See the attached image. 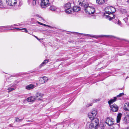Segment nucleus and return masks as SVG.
I'll return each instance as SVG.
<instances>
[{"label":"nucleus","instance_id":"obj_28","mask_svg":"<svg viewBox=\"0 0 129 129\" xmlns=\"http://www.w3.org/2000/svg\"><path fill=\"white\" fill-rule=\"evenodd\" d=\"M49 62V60H48L45 59L44 60L43 62L42 63L43 64L45 65L46 63H47Z\"/></svg>","mask_w":129,"mask_h":129},{"label":"nucleus","instance_id":"obj_16","mask_svg":"<svg viewBox=\"0 0 129 129\" xmlns=\"http://www.w3.org/2000/svg\"><path fill=\"white\" fill-rule=\"evenodd\" d=\"M116 98L114 97L113 99H111L108 101V103L110 105L116 100Z\"/></svg>","mask_w":129,"mask_h":129},{"label":"nucleus","instance_id":"obj_20","mask_svg":"<svg viewBox=\"0 0 129 129\" xmlns=\"http://www.w3.org/2000/svg\"><path fill=\"white\" fill-rule=\"evenodd\" d=\"M97 4L99 5H102L105 2V0H96Z\"/></svg>","mask_w":129,"mask_h":129},{"label":"nucleus","instance_id":"obj_37","mask_svg":"<svg viewBox=\"0 0 129 129\" xmlns=\"http://www.w3.org/2000/svg\"><path fill=\"white\" fill-rule=\"evenodd\" d=\"M20 29V28H11L10 30H17V29Z\"/></svg>","mask_w":129,"mask_h":129},{"label":"nucleus","instance_id":"obj_24","mask_svg":"<svg viewBox=\"0 0 129 129\" xmlns=\"http://www.w3.org/2000/svg\"><path fill=\"white\" fill-rule=\"evenodd\" d=\"M56 9V7L53 6H51L50 8V9L52 11H55Z\"/></svg>","mask_w":129,"mask_h":129},{"label":"nucleus","instance_id":"obj_8","mask_svg":"<svg viewBox=\"0 0 129 129\" xmlns=\"http://www.w3.org/2000/svg\"><path fill=\"white\" fill-rule=\"evenodd\" d=\"M92 120L91 121V123L95 125V126H97L98 127L99 126V120L98 118H95L94 119H91Z\"/></svg>","mask_w":129,"mask_h":129},{"label":"nucleus","instance_id":"obj_44","mask_svg":"<svg viewBox=\"0 0 129 129\" xmlns=\"http://www.w3.org/2000/svg\"><path fill=\"white\" fill-rule=\"evenodd\" d=\"M34 36L38 40L39 39L37 37H36V36H35V35H34Z\"/></svg>","mask_w":129,"mask_h":129},{"label":"nucleus","instance_id":"obj_18","mask_svg":"<svg viewBox=\"0 0 129 129\" xmlns=\"http://www.w3.org/2000/svg\"><path fill=\"white\" fill-rule=\"evenodd\" d=\"M117 22H115V23L117 24L118 25L120 26L121 27H123V24L122 23L121 21L118 19L116 20Z\"/></svg>","mask_w":129,"mask_h":129},{"label":"nucleus","instance_id":"obj_1","mask_svg":"<svg viewBox=\"0 0 129 129\" xmlns=\"http://www.w3.org/2000/svg\"><path fill=\"white\" fill-rule=\"evenodd\" d=\"M116 10L114 7L111 6L107 7L105 9V12L104 14V16L109 20L114 19L115 16L112 13H114Z\"/></svg>","mask_w":129,"mask_h":129},{"label":"nucleus","instance_id":"obj_45","mask_svg":"<svg viewBox=\"0 0 129 129\" xmlns=\"http://www.w3.org/2000/svg\"><path fill=\"white\" fill-rule=\"evenodd\" d=\"M3 28V26H0V29H2Z\"/></svg>","mask_w":129,"mask_h":129},{"label":"nucleus","instance_id":"obj_50","mask_svg":"<svg viewBox=\"0 0 129 129\" xmlns=\"http://www.w3.org/2000/svg\"><path fill=\"white\" fill-rule=\"evenodd\" d=\"M17 25H16V24H14V26H16Z\"/></svg>","mask_w":129,"mask_h":129},{"label":"nucleus","instance_id":"obj_7","mask_svg":"<svg viewBox=\"0 0 129 129\" xmlns=\"http://www.w3.org/2000/svg\"><path fill=\"white\" fill-rule=\"evenodd\" d=\"M111 110L113 112H116L118 111L119 109V107L115 104H114L110 106Z\"/></svg>","mask_w":129,"mask_h":129},{"label":"nucleus","instance_id":"obj_17","mask_svg":"<svg viewBox=\"0 0 129 129\" xmlns=\"http://www.w3.org/2000/svg\"><path fill=\"white\" fill-rule=\"evenodd\" d=\"M91 123L89 124V129H96L98 127L97 126Z\"/></svg>","mask_w":129,"mask_h":129},{"label":"nucleus","instance_id":"obj_5","mask_svg":"<svg viewBox=\"0 0 129 129\" xmlns=\"http://www.w3.org/2000/svg\"><path fill=\"white\" fill-rule=\"evenodd\" d=\"M105 123L109 126H111L114 123L113 119L110 117H107L105 121Z\"/></svg>","mask_w":129,"mask_h":129},{"label":"nucleus","instance_id":"obj_54","mask_svg":"<svg viewBox=\"0 0 129 129\" xmlns=\"http://www.w3.org/2000/svg\"><path fill=\"white\" fill-rule=\"evenodd\" d=\"M41 17V16H39V17Z\"/></svg>","mask_w":129,"mask_h":129},{"label":"nucleus","instance_id":"obj_14","mask_svg":"<svg viewBox=\"0 0 129 129\" xmlns=\"http://www.w3.org/2000/svg\"><path fill=\"white\" fill-rule=\"evenodd\" d=\"M43 96V94L40 93H36V99H39L41 98Z\"/></svg>","mask_w":129,"mask_h":129},{"label":"nucleus","instance_id":"obj_11","mask_svg":"<svg viewBox=\"0 0 129 129\" xmlns=\"http://www.w3.org/2000/svg\"><path fill=\"white\" fill-rule=\"evenodd\" d=\"M122 114L121 113H119L118 114L117 117V123H119L121 119Z\"/></svg>","mask_w":129,"mask_h":129},{"label":"nucleus","instance_id":"obj_34","mask_svg":"<svg viewBox=\"0 0 129 129\" xmlns=\"http://www.w3.org/2000/svg\"><path fill=\"white\" fill-rule=\"evenodd\" d=\"M37 1V0H33V5H36V1Z\"/></svg>","mask_w":129,"mask_h":129},{"label":"nucleus","instance_id":"obj_48","mask_svg":"<svg viewBox=\"0 0 129 129\" xmlns=\"http://www.w3.org/2000/svg\"><path fill=\"white\" fill-rule=\"evenodd\" d=\"M6 30H5V29H4V30H3V31H5Z\"/></svg>","mask_w":129,"mask_h":129},{"label":"nucleus","instance_id":"obj_12","mask_svg":"<svg viewBox=\"0 0 129 129\" xmlns=\"http://www.w3.org/2000/svg\"><path fill=\"white\" fill-rule=\"evenodd\" d=\"M72 33H77V35H78V34H80V35H84V36H90V37H92L95 38V35H88V34H82V33H79L75 32H73Z\"/></svg>","mask_w":129,"mask_h":129},{"label":"nucleus","instance_id":"obj_47","mask_svg":"<svg viewBox=\"0 0 129 129\" xmlns=\"http://www.w3.org/2000/svg\"><path fill=\"white\" fill-rule=\"evenodd\" d=\"M127 2L129 4V0H128L127 1Z\"/></svg>","mask_w":129,"mask_h":129},{"label":"nucleus","instance_id":"obj_21","mask_svg":"<svg viewBox=\"0 0 129 129\" xmlns=\"http://www.w3.org/2000/svg\"><path fill=\"white\" fill-rule=\"evenodd\" d=\"M65 9H69L71 8V4L70 3H68L65 4L64 6Z\"/></svg>","mask_w":129,"mask_h":129},{"label":"nucleus","instance_id":"obj_27","mask_svg":"<svg viewBox=\"0 0 129 129\" xmlns=\"http://www.w3.org/2000/svg\"><path fill=\"white\" fill-rule=\"evenodd\" d=\"M42 77L43 78V79H44V81L45 83L47 82V81L48 80V79L47 77L44 76Z\"/></svg>","mask_w":129,"mask_h":129},{"label":"nucleus","instance_id":"obj_49","mask_svg":"<svg viewBox=\"0 0 129 129\" xmlns=\"http://www.w3.org/2000/svg\"><path fill=\"white\" fill-rule=\"evenodd\" d=\"M126 129H129V126Z\"/></svg>","mask_w":129,"mask_h":129},{"label":"nucleus","instance_id":"obj_25","mask_svg":"<svg viewBox=\"0 0 129 129\" xmlns=\"http://www.w3.org/2000/svg\"><path fill=\"white\" fill-rule=\"evenodd\" d=\"M44 79H43L42 77H41L40 78V79L39 81V82L41 84H42L45 83Z\"/></svg>","mask_w":129,"mask_h":129},{"label":"nucleus","instance_id":"obj_2","mask_svg":"<svg viewBox=\"0 0 129 129\" xmlns=\"http://www.w3.org/2000/svg\"><path fill=\"white\" fill-rule=\"evenodd\" d=\"M85 12L88 14H93L94 13L95 9L92 6H89L87 3H86L84 6Z\"/></svg>","mask_w":129,"mask_h":129},{"label":"nucleus","instance_id":"obj_39","mask_svg":"<svg viewBox=\"0 0 129 129\" xmlns=\"http://www.w3.org/2000/svg\"><path fill=\"white\" fill-rule=\"evenodd\" d=\"M98 101H99V100H98V99H96V100L94 99L93 101V103L95 102Z\"/></svg>","mask_w":129,"mask_h":129},{"label":"nucleus","instance_id":"obj_43","mask_svg":"<svg viewBox=\"0 0 129 129\" xmlns=\"http://www.w3.org/2000/svg\"><path fill=\"white\" fill-rule=\"evenodd\" d=\"M45 26H48L50 27H51V26H49V25H45Z\"/></svg>","mask_w":129,"mask_h":129},{"label":"nucleus","instance_id":"obj_31","mask_svg":"<svg viewBox=\"0 0 129 129\" xmlns=\"http://www.w3.org/2000/svg\"><path fill=\"white\" fill-rule=\"evenodd\" d=\"M3 26V28H5L6 27H8L9 28L10 27H13V25H11L10 26Z\"/></svg>","mask_w":129,"mask_h":129},{"label":"nucleus","instance_id":"obj_13","mask_svg":"<svg viewBox=\"0 0 129 129\" xmlns=\"http://www.w3.org/2000/svg\"><path fill=\"white\" fill-rule=\"evenodd\" d=\"M123 109L125 111H129V103L125 104L124 106Z\"/></svg>","mask_w":129,"mask_h":129},{"label":"nucleus","instance_id":"obj_3","mask_svg":"<svg viewBox=\"0 0 129 129\" xmlns=\"http://www.w3.org/2000/svg\"><path fill=\"white\" fill-rule=\"evenodd\" d=\"M97 113L96 111L94 110L91 111L89 113L88 116L90 119H93L95 118V117Z\"/></svg>","mask_w":129,"mask_h":129},{"label":"nucleus","instance_id":"obj_4","mask_svg":"<svg viewBox=\"0 0 129 129\" xmlns=\"http://www.w3.org/2000/svg\"><path fill=\"white\" fill-rule=\"evenodd\" d=\"M49 3L48 0H42L41 3V6L42 8H45L49 6Z\"/></svg>","mask_w":129,"mask_h":129},{"label":"nucleus","instance_id":"obj_51","mask_svg":"<svg viewBox=\"0 0 129 129\" xmlns=\"http://www.w3.org/2000/svg\"><path fill=\"white\" fill-rule=\"evenodd\" d=\"M128 78V76H127V77H126V79H127V78Z\"/></svg>","mask_w":129,"mask_h":129},{"label":"nucleus","instance_id":"obj_32","mask_svg":"<svg viewBox=\"0 0 129 129\" xmlns=\"http://www.w3.org/2000/svg\"><path fill=\"white\" fill-rule=\"evenodd\" d=\"M20 29L19 30H23V31H22L25 32H26V33H27V32H28L27 30L26 29V28H22L21 29Z\"/></svg>","mask_w":129,"mask_h":129},{"label":"nucleus","instance_id":"obj_36","mask_svg":"<svg viewBox=\"0 0 129 129\" xmlns=\"http://www.w3.org/2000/svg\"><path fill=\"white\" fill-rule=\"evenodd\" d=\"M111 36H107V35H101V37H110Z\"/></svg>","mask_w":129,"mask_h":129},{"label":"nucleus","instance_id":"obj_22","mask_svg":"<svg viewBox=\"0 0 129 129\" xmlns=\"http://www.w3.org/2000/svg\"><path fill=\"white\" fill-rule=\"evenodd\" d=\"M72 11V9L71 8L69 9H65V12L68 14H70L71 13Z\"/></svg>","mask_w":129,"mask_h":129},{"label":"nucleus","instance_id":"obj_26","mask_svg":"<svg viewBox=\"0 0 129 129\" xmlns=\"http://www.w3.org/2000/svg\"><path fill=\"white\" fill-rule=\"evenodd\" d=\"M15 89L13 88L9 87L8 89V92H11V91L14 90Z\"/></svg>","mask_w":129,"mask_h":129},{"label":"nucleus","instance_id":"obj_9","mask_svg":"<svg viewBox=\"0 0 129 129\" xmlns=\"http://www.w3.org/2000/svg\"><path fill=\"white\" fill-rule=\"evenodd\" d=\"M36 100L35 96H31L28 98L27 99V100L28 102H32L35 101Z\"/></svg>","mask_w":129,"mask_h":129},{"label":"nucleus","instance_id":"obj_53","mask_svg":"<svg viewBox=\"0 0 129 129\" xmlns=\"http://www.w3.org/2000/svg\"><path fill=\"white\" fill-rule=\"evenodd\" d=\"M16 26H19V25H16Z\"/></svg>","mask_w":129,"mask_h":129},{"label":"nucleus","instance_id":"obj_30","mask_svg":"<svg viewBox=\"0 0 129 129\" xmlns=\"http://www.w3.org/2000/svg\"><path fill=\"white\" fill-rule=\"evenodd\" d=\"M23 119V118L22 119H19L18 118L16 117L15 121L16 122H19V121H21Z\"/></svg>","mask_w":129,"mask_h":129},{"label":"nucleus","instance_id":"obj_19","mask_svg":"<svg viewBox=\"0 0 129 129\" xmlns=\"http://www.w3.org/2000/svg\"><path fill=\"white\" fill-rule=\"evenodd\" d=\"M81 8L77 6H76L74 7L73 10L75 12H78L80 11Z\"/></svg>","mask_w":129,"mask_h":129},{"label":"nucleus","instance_id":"obj_46","mask_svg":"<svg viewBox=\"0 0 129 129\" xmlns=\"http://www.w3.org/2000/svg\"><path fill=\"white\" fill-rule=\"evenodd\" d=\"M22 5V3H21L20 2L19 5Z\"/></svg>","mask_w":129,"mask_h":129},{"label":"nucleus","instance_id":"obj_41","mask_svg":"<svg viewBox=\"0 0 129 129\" xmlns=\"http://www.w3.org/2000/svg\"><path fill=\"white\" fill-rule=\"evenodd\" d=\"M92 104H89V105H88L87 106V107H88L90 106H92Z\"/></svg>","mask_w":129,"mask_h":129},{"label":"nucleus","instance_id":"obj_52","mask_svg":"<svg viewBox=\"0 0 129 129\" xmlns=\"http://www.w3.org/2000/svg\"><path fill=\"white\" fill-rule=\"evenodd\" d=\"M65 121H64V120L63 121H64V122H65Z\"/></svg>","mask_w":129,"mask_h":129},{"label":"nucleus","instance_id":"obj_40","mask_svg":"<svg viewBox=\"0 0 129 129\" xmlns=\"http://www.w3.org/2000/svg\"><path fill=\"white\" fill-rule=\"evenodd\" d=\"M44 66V65L43 64H42V63H41L40 65V67L41 68L42 67H43V66Z\"/></svg>","mask_w":129,"mask_h":129},{"label":"nucleus","instance_id":"obj_42","mask_svg":"<svg viewBox=\"0 0 129 129\" xmlns=\"http://www.w3.org/2000/svg\"><path fill=\"white\" fill-rule=\"evenodd\" d=\"M45 26H48L50 27H51V26H49V25H45Z\"/></svg>","mask_w":129,"mask_h":129},{"label":"nucleus","instance_id":"obj_33","mask_svg":"<svg viewBox=\"0 0 129 129\" xmlns=\"http://www.w3.org/2000/svg\"><path fill=\"white\" fill-rule=\"evenodd\" d=\"M124 95V93H120L119 95H118L117 96V97H120L122 95Z\"/></svg>","mask_w":129,"mask_h":129},{"label":"nucleus","instance_id":"obj_38","mask_svg":"<svg viewBox=\"0 0 129 129\" xmlns=\"http://www.w3.org/2000/svg\"><path fill=\"white\" fill-rule=\"evenodd\" d=\"M122 13H125V12H126V10H124V9L122 10H121V12H122Z\"/></svg>","mask_w":129,"mask_h":129},{"label":"nucleus","instance_id":"obj_35","mask_svg":"<svg viewBox=\"0 0 129 129\" xmlns=\"http://www.w3.org/2000/svg\"><path fill=\"white\" fill-rule=\"evenodd\" d=\"M37 22L38 24H40L41 25H44V26L46 25V24H43V23H42L40 22H39L38 21Z\"/></svg>","mask_w":129,"mask_h":129},{"label":"nucleus","instance_id":"obj_29","mask_svg":"<svg viewBox=\"0 0 129 129\" xmlns=\"http://www.w3.org/2000/svg\"><path fill=\"white\" fill-rule=\"evenodd\" d=\"M4 4L3 3V2L1 0H0V8L4 7Z\"/></svg>","mask_w":129,"mask_h":129},{"label":"nucleus","instance_id":"obj_15","mask_svg":"<svg viewBox=\"0 0 129 129\" xmlns=\"http://www.w3.org/2000/svg\"><path fill=\"white\" fill-rule=\"evenodd\" d=\"M34 88V85L30 84L26 86L25 87V89L28 90H29L33 89Z\"/></svg>","mask_w":129,"mask_h":129},{"label":"nucleus","instance_id":"obj_6","mask_svg":"<svg viewBox=\"0 0 129 129\" xmlns=\"http://www.w3.org/2000/svg\"><path fill=\"white\" fill-rule=\"evenodd\" d=\"M7 5L11 6L15 5L17 3L16 0H6Z\"/></svg>","mask_w":129,"mask_h":129},{"label":"nucleus","instance_id":"obj_10","mask_svg":"<svg viewBox=\"0 0 129 129\" xmlns=\"http://www.w3.org/2000/svg\"><path fill=\"white\" fill-rule=\"evenodd\" d=\"M123 122L125 124L129 123V115H126L125 116Z\"/></svg>","mask_w":129,"mask_h":129},{"label":"nucleus","instance_id":"obj_23","mask_svg":"<svg viewBox=\"0 0 129 129\" xmlns=\"http://www.w3.org/2000/svg\"><path fill=\"white\" fill-rule=\"evenodd\" d=\"M123 20L126 23L129 22V15H127L126 17L124 18Z\"/></svg>","mask_w":129,"mask_h":129}]
</instances>
